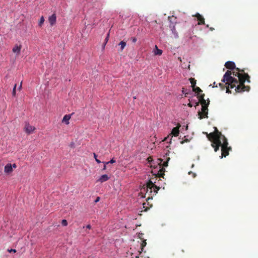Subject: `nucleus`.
<instances>
[{"label": "nucleus", "mask_w": 258, "mask_h": 258, "mask_svg": "<svg viewBox=\"0 0 258 258\" xmlns=\"http://www.w3.org/2000/svg\"><path fill=\"white\" fill-rule=\"evenodd\" d=\"M225 67L229 70H233L232 72L231 71H227L224 74L222 82L225 83L224 85L222 83H219V86L221 88L222 90H224L225 87L226 88V92L229 93L230 89H233L235 87L236 92H243L244 91H248L250 87L244 85V83L247 81L250 83V77L247 74L244 73V70L240 69L235 67V63L233 61H228L225 64Z\"/></svg>", "instance_id": "f257e3e1"}, {"label": "nucleus", "mask_w": 258, "mask_h": 258, "mask_svg": "<svg viewBox=\"0 0 258 258\" xmlns=\"http://www.w3.org/2000/svg\"><path fill=\"white\" fill-rule=\"evenodd\" d=\"M168 154L167 153L166 154V161H163V160L162 159H158V161L159 162L158 164L161 166H162V168H161L158 172L157 176L154 178H151L150 180L148 181L147 183V191H148V189H150V192H152L153 190L154 191L155 194L156 195L158 190L160 189L159 186H157L155 183L156 182V181H154V179L156 180L157 178L159 177H163L164 178V172L165 171V169L164 168V167H167L168 166V161L170 160V157H168Z\"/></svg>", "instance_id": "f03ea898"}, {"label": "nucleus", "mask_w": 258, "mask_h": 258, "mask_svg": "<svg viewBox=\"0 0 258 258\" xmlns=\"http://www.w3.org/2000/svg\"><path fill=\"white\" fill-rule=\"evenodd\" d=\"M215 131L213 133L208 134L207 133H204L207 136V137L212 142L211 146L214 148V151L217 152L219 150L220 146L221 145V141L222 139L223 141V136L221 132H220L215 127Z\"/></svg>", "instance_id": "7ed1b4c3"}, {"label": "nucleus", "mask_w": 258, "mask_h": 258, "mask_svg": "<svg viewBox=\"0 0 258 258\" xmlns=\"http://www.w3.org/2000/svg\"><path fill=\"white\" fill-rule=\"evenodd\" d=\"M228 143L227 139L225 136H223V143H221V145L220 146L221 147V158L223 157H225L229 155V151L231 150V148L230 147H228Z\"/></svg>", "instance_id": "20e7f679"}, {"label": "nucleus", "mask_w": 258, "mask_h": 258, "mask_svg": "<svg viewBox=\"0 0 258 258\" xmlns=\"http://www.w3.org/2000/svg\"><path fill=\"white\" fill-rule=\"evenodd\" d=\"M208 106L209 105H204L202 106V110L198 112L199 118L202 119L204 118H208Z\"/></svg>", "instance_id": "39448f33"}, {"label": "nucleus", "mask_w": 258, "mask_h": 258, "mask_svg": "<svg viewBox=\"0 0 258 258\" xmlns=\"http://www.w3.org/2000/svg\"><path fill=\"white\" fill-rule=\"evenodd\" d=\"M204 97H205L204 94H201L198 96V97L199 98V102H196L195 106H198L199 103H201L202 106H204L205 105H209V103H210L209 99H208L206 100L205 99Z\"/></svg>", "instance_id": "423d86ee"}, {"label": "nucleus", "mask_w": 258, "mask_h": 258, "mask_svg": "<svg viewBox=\"0 0 258 258\" xmlns=\"http://www.w3.org/2000/svg\"><path fill=\"white\" fill-rule=\"evenodd\" d=\"M35 130V128L34 126L31 125L28 123H26L24 130L26 133L28 134H31L34 130Z\"/></svg>", "instance_id": "0eeeda50"}, {"label": "nucleus", "mask_w": 258, "mask_h": 258, "mask_svg": "<svg viewBox=\"0 0 258 258\" xmlns=\"http://www.w3.org/2000/svg\"><path fill=\"white\" fill-rule=\"evenodd\" d=\"M21 48L22 45L18 44L15 45L13 48L12 51L14 53H16V56H18L20 55Z\"/></svg>", "instance_id": "6e6552de"}, {"label": "nucleus", "mask_w": 258, "mask_h": 258, "mask_svg": "<svg viewBox=\"0 0 258 258\" xmlns=\"http://www.w3.org/2000/svg\"><path fill=\"white\" fill-rule=\"evenodd\" d=\"M198 21V24L199 25L205 24V19L199 13H197L195 16Z\"/></svg>", "instance_id": "1a4fd4ad"}, {"label": "nucleus", "mask_w": 258, "mask_h": 258, "mask_svg": "<svg viewBox=\"0 0 258 258\" xmlns=\"http://www.w3.org/2000/svg\"><path fill=\"white\" fill-rule=\"evenodd\" d=\"M180 127V125L178 124L177 126L175 127H174L171 131V134L174 137H177L179 133V127Z\"/></svg>", "instance_id": "9d476101"}, {"label": "nucleus", "mask_w": 258, "mask_h": 258, "mask_svg": "<svg viewBox=\"0 0 258 258\" xmlns=\"http://www.w3.org/2000/svg\"><path fill=\"white\" fill-rule=\"evenodd\" d=\"M48 21L51 26H53L54 24H55L56 21V16L55 14H53L51 16L49 17Z\"/></svg>", "instance_id": "9b49d317"}, {"label": "nucleus", "mask_w": 258, "mask_h": 258, "mask_svg": "<svg viewBox=\"0 0 258 258\" xmlns=\"http://www.w3.org/2000/svg\"><path fill=\"white\" fill-rule=\"evenodd\" d=\"M4 171L7 174H9L13 171L12 165L10 163L7 164L4 168Z\"/></svg>", "instance_id": "f8f14e48"}, {"label": "nucleus", "mask_w": 258, "mask_h": 258, "mask_svg": "<svg viewBox=\"0 0 258 258\" xmlns=\"http://www.w3.org/2000/svg\"><path fill=\"white\" fill-rule=\"evenodd\" d=\"M109 179V177L107 175L103 174L99 177V178L97 180V181L102 183L107 181Z\"/></svg>", "instance_id": "ddd939ff"}, {"label": "nucleus", "mask_w": 258, "mask_h": 258, "mask_svg": "<svg viewBox=\"0 0 258 258\" xmlns=\"http://www.w3.org/2000/svg\"><path fill=\"white\" fill-rule=\"evenodd\" d=\"M71 117V115H65L62 120V122L65 123L67 125L69 124V120Z\"/></svg>", "instance_id": "4468645a"}, {"label": "nucleus", "mask_w": 258, "mask_h": 258, "mask_svg": "<svg viewBox=\"0 0 258 258\" xmlns=\"http://www.w3.org/2000/svg\"><path fill=\"white\" fill-rule=\"evenodd\" d=\"M155 55H160L162 53V50L158 49L157 45L155 46V49L154 50Z\"/></svg>", "instance_id": "2eb2a0df"}, {"label": "nucleus", "mask_w": 258, "mask_h": 258, "mask_svg": "<svg viewBox=\"0 0 258 258\" xmlns=\"http://www.w3.org/2000/svg\"><path fill=\"white\" fill-rule=\"evenodd\" d=\"M192 90L193 91L198 94V96L202 92V90L199 87H195L192 88Z\"/></svg>", "instance_id": "dca6fc26"}, {"label": "nucleus", "mask_w": 258, "mask_h": 258, "mask_svg": "<svg viewBox=\"0 0 258 258\" xmlns=\"http://www.w3.org/2000/svg\"><path fill=\"white\" fill-rule=\"evenodd\" d=\"M190 83H191V87L193 88H194L195 87H196V80L194 79V78H190L189 79Z\"/></svg>", "instance_id": "f3484780"}, {"label": "nucleus", "mask_w": 258, "mask_h": 258, "mask_svg": "<svg viewBox=\"0 0 258 258\" xmlns=\"http://www.w3.org/2000/svg\"><path fill=\"white\" fill-rule=\"evenodd\" d=\"M119 45L120 46V49H121V51H122L126 46V42L123 41H121L119 43Z\"/></svg>", "instance_id": "a211bd4d"}, {"label": "nucleus", "mask_w": 258, "mask_h": 258, "mask_svg": "<svg viewBox=\"0 0 258 258\" xmlns=\"http://www.w3.org/2000/svg\"><path fill=\"white\" fill-rule=\"evenodd\" d=\"M44 22V18L43 16H42L40 18V19L39 22V26L40 27H41L42 26V25L43 24Z\"/></svg>", "instance_id": "6ab92c4d"}, {"label": "nucleus", "mask_w": 258, "mask_h": 258, "mask_svg": "<svg viewBox=\"0 0 258 258\" xmlns=\"http://www.w3.org/2000/svg\"><path fill=\"white\" fill-rule=\"evenodd\" d=\"M147 243L146 240H144L141 243V250L143 251L144 247L146 245Z\"/></svg>", "instance_id": "aec40b11"}, {"label": "nucleus", "mask_w": 258, "mask_h": 258, "mask_svg": "<svg viewBox=\"0 0 258 258\" xmlns=\"http://www.w3.org/2000/svg\"><path fill=\"white\" fill-rule=\"evenodd\" d=\"M115 160L113 158H112V159H111L109 161L107 162H103V163H104V164H109V163H111V164H112V163H115Z\"/></svg>", "instance_id": "412c9836"}, {"label": "nucleus", "mask_w": 258, "mask_h": 258, "mask_svg": "<svg viewBox=\"0 0 258 258\" xmlns=\"http://www.w3.org/2000/svg\"><path fill=\"white\" fill-rule=\"evenodd\" d=\"M61 224L63 226H66L68 225V222L66 220H62L61 221Z\"/></svg>", "instance_id": "4be33fe9"}, {"label": "nucleus", "mask_w": 258, "mask_h": 258, "mask_svg": "<svg viewBox=\"0 0 258 258\" xmlns=\"http://www.w3.org/2000/svg\"><path fill=\"white\" fill-rule=\"evenodd\" d=\"M16 86H17V85H16V84H15V86H14V87L13 90L12 95H13V96H15V95H16Z\"/></svg>", "instance_id": "5701e85b"}, {"label": "nucleus", "mask_w": 258, "mask_h": 258, "mask_svg": "<svg viewBox=\"0 0 258 258\" xmlns=\"http://www.w3.org/2000/svg\"><path fill=\"white\" fill-rule=\"evenodd\" d=\"M93 156H94V158H95V161H96L98 163H101V161L97 158V155H96L95 153H94V154H93Z\"/></svg>", "instance_id": "b1692460"}, {"label": "nucleus", "mask_w": 258, "mask_h": 258, "mask_svg": "<svg viewBox=\"0 0 258 258\" xmlns=\"http://www.w3.org/2000/svg\"><path fill=\"white\" fill-rule=\"evenodd\" d=\"M189 142V140L188 139H185L184 140H182V141H181L180 143L181 144H184L185 142Z\"/></svg>", "instance_id": "393cba45"}, {"label": "nucleus", "mask_w": 258, "mask_h": 258, "mask_svg": "<svg viewBox=\"0 0 258 258\" xmlns=\"http://www.w3.org/2000/svg\"><path fill=\"white\" fill-rule=\"evenodd\" d=\"M188 174H192V175L193 177H195L196 176V173H192V172H191V171H190V172H188Z\"/></svg>", "instance_id": "a878e982"}, {"label": "nucleus", "mask_w": 258, "mask_h": 258, "mask_svg": "<svg viewBox=\"0 0 258 258\" xmlns=\"http://www.w3.org/2000/svg\"><path fill=\"white\" fill-rule=\"evenodd\" d=\"M142 235L143 233H139L138 235L139 238H140L141 239H143V238H142Z\"/></svg>", "instance_id": "bb28decb"}, {"label": "nucleus", "mask_w": 258, "mask_h": 258, "mask_svg": "<svg viewBox=\"0 0 258 258\" xmlns=\"http://www.w3.org/2000/svg\"><path fill=\"white\" fill-rule=\"evenodd\" d=\"M8 251L9 252H16V249H8Z\"/></svg>", "instance_id": "cd10ccee"}, {"label": "nucleus", "mask_w": 258, "mask_h": 258, "mask_svg": "<svg viewBox=\"0 0 258 258\" xmlns=\"http://www.w3.org/2000/svg\"><path fill=\"white\" fill-rule=\"evenodd\" d=\"M100 197H97L96 198V200H95V201H94V202H95V203H97L98 202H99V200H100Z\"/></svg>", "instance_id": "c85d7f7f"}, {"label": "nucleus", "mask_w": 258, "mask_h": 258, "mask_svg": "<svg viewBox=\"0 0 258 258\" xmlns=\"http://www.w3.org/2000/svg\"><path fill=\"white\" fill-rule=\"evenodd\" d=\"M137 40V38H135V37H134V38H132V41H133V42H134V43L136 42Z\"/></svg>", "instance_id": "c756f323"}, {"label": "nucleus", "mask_w": 258, "mask_h": 258, "mask_svg": "<svg viewBox=\"0 0 258 258\" xmlns=\"http://www.w3.org/2000/svg\"><path fill=\"white\" fill-rule=\"evenodd\" d=\"M152 160L153 159H152V157H149L148 158V160L149 162H151L152 161Z\"/></svg>", "instance_id": "7c9ffc66"}, {"label": "nucleus", "mask_w": 258, "mask_h": 258, "mask_svg": "<svg viewBox=\"0 0 258 258\" xmlns=\"http://www.w3.org/2000/svg\"><path fill=\"white\" fill-rule=\"evenodd\" d=\"M12 165V168H16L17 167V165L16 164H13Z\"/></svg>", "instance_id": "2f4dec72"}, {"label": "nucleus", "mask_w": 258, "mask_h": 258, "mask_svg": "<svg viewBox=\"0 0 258 258\" xmlns=\"http://www.w3.org/2000/svg\"><path fill=\"white\" fill-rule=\"evenodd\" d=\"M188 106L190 107H192V104L190 102H189V103L188 104Z\"/></svg>", "instance_id": "473e14b6"}, {"label": "nucleus", "mask_w": 258, "mask_h": 258, "mask_svg": "<svg viewBox=\"0 0 258 258\" xmlns=\"http://www.w3.org/2000/svg\"><path fill=\"white\" fill-rule=\"evenodd\" d=\"M106 165H107V164H104V167H103V169H102V170H106Z\"/></svg>", "instance_id": "72a5a7b5"}, {"label": "nucleus", "mask_w": 258, "mask_h": 258, "mask_svg": "<svg viewBox=\"0 0 258 258\" xmlns=\"http://www.w3.org/2000/svg\"><path fill=\"white\" fill-rule=\"evenodd\" d=\"M86 228L88 229H91V226L90 225H87Z\"/></svg>", "instance_id": "f704fd0d"}, {"label": "nucleus", "mask_w": 258, "mask_h": 258, "mask_svg": "<svg viewBox=\"0 0 258 258\" xmlns=\"http://www.w3.org/2000/svg\"><path fill=\"white\" fill-rule=\"evenodd\" d=\"M170 136H168L167 137L165 138L164 139V141H167L168 140V139L170 138Z\"/></svg>", "instance_id": "c9c22d12"}, {"label": "nucleus", "mask_w": 258, "mask_h": 258, "mask_svg": "<svg viewBox=\"0 0 258 258\" xmlns=\"http://www.w3.org/2000/svg\"><path fill=\"white\" fill-rule=\"evenodd\" d=\"M213 87H217V85L216 84L215 82L214 83V86H213Z\"/></svg>", "instance_id": "e433bc0d"}, {"label": "nucleus", "mask_w": 258, "mask_h": 258, "mask_svg": "<svg viewBox=\"0 0 258 258\" xmlns=\"http://www.w3.org/2000/svg\"><path fill=\"white\" fill-rule=\"evenodd\" d=\"M210 30L211 31H213V30H214V28H213V27H210Z\"/></svg>", "instance_id": "4c0bfd02"}, {"label": "nucleus", "mask_w": 258, "mask_h": 258, "mask_svg": "<svg viewBox=\"0 0 258 258\" xmlns=\"http://www.w3.org/2000/svg\"><path fill=\"white\" fill-rule=\"evenodd\" d=\"M22 85V82H21V84H20V87H19V89H20L21 88Z\"/></svg>", "instance_id": "58836bf2"}, {"label": "nucleus", "mask_w": 258, "mask_h": 258, "mask_svg": "<svg viewBox=\"0 0 258 258\" xmlns=\"http://www.w3.org/2000/svg\"><path fill=\"white\" fill-rule=\"evenodd\" d=\"M175 30V27L173 26V28L172 29V31H174Z\"/></svg>", "instance_id": "ea45409f"}, {"label": "nucleus", "mask_w": 258, "mask_h": 258, "mask_svg": "<svg viewBox=\"0 0 258 258\" xmlns=\"http://www.w3.org/2000/svg\"><path fill=\"white\" fill-rule=\"evenodd\" d=\"M108 36H109V34H108V35H107V37H106V38L105 40L107 41Z\"/></svg>", "instance_id": "a19ab883"}, {"label": "nucleus", "mask_w": 258, "mask_h": 258, "mask_svg": "<svg viewBox=\"0 0 258 258\" xmlns=\"http://www.w3.org/2000/svg\"><path fill=\"white\" fill-rule=\"evenodd\" d=\"M182 92L183 93H184V88H182Z\"/></svg>", "instance_id": "79ce46f5"}, {"label": "nucleus", "mask_w": 258, "mask_h": 258, "mask_svg": "<svg viewBox=\"0 0 258 258\" xmlns=\"http://www.w3.org/2000/svg\"><path fill=\"white\" fill-rule=\"evenodd\" d=\"M206 27H207V28H209V25H206Z\"/></svg>", "instance_id": "37998d69"}, {"label": "nucleus", "mask_w": 258, "mask_h": 258, "mask_svg": "<svg viewBox=\"0 0 258 258\" xmlns=\"http://www.w3.org/2000/svg\"><path fill=\"white\" fill-rule=\"evenodd\" d=\"M186 94H187V93H186L185 94V96H186Z\"/></svg>", "instance_id": "c03bdc74"}]
</instances>
